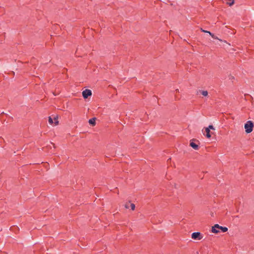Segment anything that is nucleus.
Here are the masks:
<instances>
[{
	"mask_svg": "<svg viewBox=\"0 0 254 254\" xmlns=\"http://www.w3.org/2000/svg\"><path fill=\"white\" fill-rule=\"evenodd\" d=\"M219 230H221L223 232H226L228 231V228L226 227L220 226L218 224H215L212 227L211 232L217 234L220 232Z\"/></svg>",
	"mask_w": 254,
	"mask_h": 254,
	"instance_id": "nucleus-1",
	"label": "nucleus"
},
{
	"mask_svg": "<svg viewBox=\"0 0 254 254\" xmlns=\"http://www.w3.org/2000/svg\"><path fill=\"white\" fill-rule=\"evenodd\" d=\"M254 123L251 121H249L245 125V131L247 133H249L253 131L254 127Z\"/></svg>",
	"mask_w": 254,
	"mask_h": 254,
	"instance_id": "nucleus-2",
	"label": "nucleus"
},
{
	"mask_svg": "<svg viewBox=\"0 0 254 254\" xmlns=\"http://www.w3.org/2000/svg\"><path fill=\"white\" fill-rule=\"evenodd\" d=\"M191 238L194 240H200L202 239L203 236L200 232H194L191 234Z\"/></svg>",
	"mask_w": 254,
	"mask_h": 254,
	"instance_id": "nucleus-3",
	"label": "nucleus"
},
{
	"mask_svg": "<svg viewBox=\"0 0 254 254\" xmlns=\"http://www.w3.org/2000/svg\"><path fill=\"white\" fill-rule=\"evenodd\" d=\"M92 91L89 89H85L82 92V96L84 99H87L89 96H91Z\"/></svg>",
	"mask_w": 254,
	"mask_h": 254,
	"instance_id": "nucleus-4",
	"label": "nucleus"
},
{
	"mask_svg": "<svg viewBox=\"0 0 254 254\" xmlns=\"http://www.w3.org/2000/svg\"><path fill=\"white\" fill-rule=\"evenodd\" d=\"M96 118H93L90 119L88 122L89 124L91 125L92 126H95L96 125Z\"/></svg>",
	"mask_w": 254,
	"mask_h": 254,
	"instance_id": "nucleus-5",
	"label": "nucleus"
},
{
	"mask_svg": "<svg viewBox=\"0 0 254 254\" xmlns=\"http://www.w3.org/2000/svg\"><path fill=\"white\" fill-rule=\"evenodd\" d=\"M190 146L195 150H198L199 148L198 145L192 141L190 142Z\"/></svg>",
	"mask_w": 254,
	"mask_h": 254,
	"instance_id": "nucleus-6",
	"label": "nucleus"
},
{
	"mask_svg": "<svg viewBox=\"0 0 254 254\" xmlns=\"http://www.w3.org/2000/svg\"><path fill=\"white\" fill-rule=\"evenodd\" d=\"M198 93H200L201 94H202L204 96H206L208 95V92L206 90H199L198 91Z\"/></svg>",
	"mask_w": 254,
	"mask_h": 254,
	"instance_id": "nucleus-7",
	"label": "nucleus"
},
{
	"mask_svg": "<svg viewBox=\"0 0 254 254\" xmlns=\"http://www.w3.org/2000/svg\"><path fill=\"white\" fill-rule=\"evenodd\" d=\"M205 132H206V137L207 138H210L211 137V134L210 133V129L209 128H207V127L205 128Z\"/></svg>",
	"mask_w": 254,
	"mask_h": 254,
	"instance_id": "nucleus-8",
	"label": "nucleus"
},
{
	"mask_svg": "<svg viewBox=\"0 0 254 254\" xmlns=\"http://www.w3.org/2000/svg\"><path fill=\"white\" fill-rule=\"evenodd\" d=\"M54 120L55 121V125H58L59 124V121H58V116H55L54 117Z\"/></svg>",
	"mask_w": 254,
	"mask_h": 254,
	"instance_id": "nucleus-9",
	"label": "nucleus"
},
{
	"mask_svg": "<svg viewBox=\"0 0 254 254\" xmlns=\"http://www.w3.org/2000/svg\"><path fill=\"white\" fill-rule=\"evenodd\" d=\"M48 122L50 125L53 124V123H54L53 119L51 118V117H49Z\"/></svg>",
	"mask_w": 254,
	"mask_h": 254,
	"instance_id": "nucleus-10",
	"label": "nucleus"
},
{
	"mask_svg": "<svg viewBox=\"0 0 254 254\" xmlns=\"http://www.w3.org/2000/svg\"><path fill=\"white\" fill-rule=\"evenodd\" d=\"M130 206L129 207H130V208H131V209L132 210H134L135 207V204H133V203H130V206Z\"/></svg>",
	"mask_w": 254,
	"mask_h": 254,
	"instance_id": "nucleus-11",
	"label": "nucleus"
},
{
	"mask_svg": "<svg viewBox=\"0 0 254 254\" xmlns=\"http://www.w3.org/2000/svg\"><path fill=\"white\" fill-rule=\"evenodd\" d=\"M207 128H209V129H214V128L213 126L212 125H209V126H208V127H207Z\"/></svg>",
	"mask_w": 254,
	"mask_h": 254,
	"instance_id": "nucleus-12",
	"label": "nucleus"
},
{
	"mask_svg": "<svg viewBox=\"0 0 254 254\" xmlns=\"http://www.w3.org/2000/svg\"><path fill=\"white\" fill-rule=\"evenodd\" d=\"M130 206V204L129 203H127L125 204V206L126 208H129V206Z\"/></svg>",
	"mask_w": 254,
	"mask_h": 254,
	"instance_id": "nucleus-13",
	"label": "nucleus"
},
{
	"mask_svg": "<svg viewBox=\"0 0 254 254\" xmlns=\"http://www.w3.org/2000/svg\"><path fill=\"white\" fill-rule=\"evenodd\" d=\"M213 39H218L219 40H220V39H218V38L217 37H216L214 35V36L213 37H212Z\"/></svg>",
	"mask_w": 254,
	"mask_h": 254,
	"instance_id": "nucleus-14",
	"label": "nucleus"
},
{
	"mask_svg": "<svg viewBox=\"0 0 254 254\" xmlns=\"http://www.w3.org/2000/svg\"><path fill=\"white\" fill-rule=\"evenodd\" d=\"M201 30L202 32H204V33H207V31H208L206 30H204L202 29V28L201 29Z\"/></svg>",
	"mask_w": 254,
	"mask_h": 254,
	"instance_id": "nucleus-15",
	"label": "nucleus"
},
{
	"mask_svg": "<svg viewBox=\"0 0 254 254\" xmlns=\"http://www.w3.org/2000/svg\"><path fill=\"white\" fill-rule=\"evenodd\" d=\"M209 35H210L212 37H213L214 34L211 32H209Z\"/></svg>",
	"mask_w": 254,
	"mask_h": 254,
	"instance_id": "nucleus-16",
	"label": "nucleus"
},
{
	"mask_svg": "<svg viewBox=\"0 0 254 254\" xmlns=\"http://www.w3.org/2000/svg\"><path fill=\"white\" fill-rule=\"evenodd\" d=\"M170 159H171V158H169V159H168V161L169 160H170Z\"/></svg>",
	"mask_w": 254,
	"mask_h": 254,
	"instance_id": "nucleus-17",
	"label": "nucleus"
},
{
	"mask_svg": "<svg viewBox=\"0 0 254 254\" xmlns=\"http://www.w3.org/2000/svg\"><path fill=\"white\" fill-rule=\"evenodd\" d=\"M209 32H210L209 31H207L208 34H209Z\"/></svg>",
	"mask_w": 254,
	"mask_h": 254,
	"instance_id": "nucleus-18",
	"label": "nucleus"
}]
</instances>
